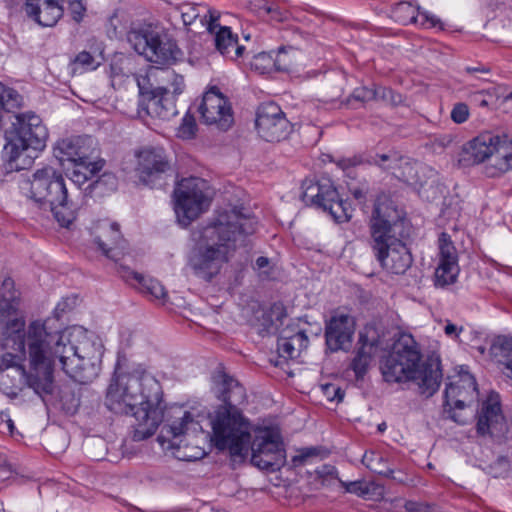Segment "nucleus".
Returning <instances> with one entry per match:
<instances>
[{"label": "nucleus", "instance_id": "cd10ccee", "mask_svg": "<svg viewBox=\"0 0 512 512\" xmlns=\"http://www.w3.org/2000/svg\"><path fill=\"white\" fill-rule=\"evenodd\" d=\"M216 49L225 58L237 61L244 52L245 47L238 43V36L227 26L220 27L214 37Z\"/></svg>", "mask_w": 512, "mask_h": 512}, {"label": "nucleus", "instance_id": "6e6552de", "mask_svg": "<svg viewBox=\"0 0 512 512\" xmlns=\"http://www.w3.org/2000/svg\"><path fill=\"white\" fill-rule=\"evenodd\" d=\"M492 159L486 167L489 177L499 176L512 169V137L484 132L462 146L458 163L462 167L478 165Z\"/></svg>", "mask_w": 512, "mask_h": 512}, {"label": "nucleus", "instance_id": "a878e982", "mask_svg": "<svg viewBox=\"0 0 512 512\" xmlns=\"http://www.w3.org/2000/svg\"><path fill=\"white\" fill-rule=\"evenodd\" d=\"M28 17L43 27H52L62 18L64 9L60 0H26Z\"/></svg>", "mask_w": 512, "mask_h": 512}, {"label": "nucleus", "instance_id": "a211bd4d", "mask_svg": "<svg viewBox=\"0 0 512 512\" xmlns=\"http://www.w3.org/2000/svg\"><path fill=\"white\" fill-rule=\"evenodd\" d=\"M506 430L500 395L496 392H490L486 400L482 402L477 414V434L499 438L504 436Z\"/></svg>", "mask_w": 512, "mask_h": 512}, {"label": "nucleus", "instance_id": "f257e3e1", "mask_svg": "<svg viewBox=\"0 0 512 512\" xmlns=\"http://www.w3.org/2000/svg\"><path fill=\"white\" fill-rule=\"evenodd\" d=\"M73 343L66 331L48 332L44 323L33 321L27 328V347L31 368L36 375H28L24 366L0 371V391L15 398L24 386L40 396L50 394L53 388V370L61 369L80 384L93 381L101 369L104 347L100 339L82 329H75Z\"/></svg>", "mask_w": 512, "mask_h": 512}, {"label": "nucleus", "instance_id": "13d9d810", "mask_svg": "<svg viewBox=\"0 0 512 512\" xmlns=\"http://www.w3.org/2000/svg\"><path fill=\"white\" fill-rule=\"evenodd\" d=\"M464 71L467 74H474V73L488 74V73H490V68L488 66H486V65L478 64L476 66H466L464 68Z\"/></svg>", "mask_w": 512, "mask_h": 512}, {"label": "nucleus", "instance_id": "f704fd0d", "mask_svg": "<svg viewBox=\"0 0 512 512\" xmlns=\"http://www.w3.org/2000/svg\"><path fill=\"white\" fill-rule=\"evenodd\" d=\"M390 93V89L382 86H373L372 88L361 86L353 90L347 102L351 104L352 101H356L360 104H365L378 98H386Z\"/></svg>", "mask_w": 512, "mask_h": 512}, {"label": "nucleus", "instance_id": "4d7b16f0", "mask_svg": "<svg viewBox=\"0 0 512 512\" xmlns=\"http://www.w3.org/2000/svg\"><path fill=\"white\" fill-rule=\"evenodd\" d=\"M470 101L480 107H487L488 101L485 97L484 91H478L470 95Z\"/></svg>", "mask_w": 512, "mask_h": 512}, {"label": "nucleus", "instance_id": "2f4dec72", "mask_svg": "<svg viewBox=\"0 0 512 512\" xmlns=\"http://www.w3.org/2000/svg\"><path fill=\"white\" fill-rule=\"evenodd\" d=\"M460 273L459 263L437 261L433 283L436 288H447L457 282Z\"/></svg>", "mask_w": 512, "mask_h": 512}, {"label": "nucleus", "instance_id": "c85d7f7f", "mask_svg": "<svg viewBox=\"0 0 512 512\" xmlns=\"http://www.w3.org/2000/svg\"><path fill=\"white\" fill-rule=\"evenodd\" d=\"M122 277L125 281L131 284H134L135 282L142 293L150 295L156 300L164 301L167 298V292L164 286L156 279L147 278L144 275L130 269H124Z\"/></svg>", "mask_w": 512, "mask_h": 512}, {"label": "nucleus", "instance_id": "f03ea898", "mask_svg": "<svg viewBox=\"0 0 512 512\" xmlns=\"http://www.w3.org/2000/svg\"><path fill=\"white\" fill-rule=\"evenodd\" d=\"M106 407L115 414L135 418L134 441L155 434L164 418V393L160 382L142 363L127 364L118 357L106 390Z\"/></svg>", "mask_w": 512, "mask_h": 512}, {"label": "nucleus", "instance_id": "49530a36", "mask_svg": "<svg viewBox=\"0 0 512 512\" xmlns=\"http://www.w3.org/2000/svg\"><path fill=\"white\" fill-rule=\"evenodd\" d=\"M415 24H418L425 28H436L442 29L441 21L434 15L429 14L426 11H419Z\"/></svg>", "mask_w": 512, "mask_h": 512}, {"label": "nucleus", "instance_id": "e433bc0d", "mask_svg": "<svg viewBox=\"0 0 512 512\" xmlns=\"http://www.w3.org/2000/svg\"><path fill=\"white\" fill-rule=\"evenodd\" d=\"M362 463L372 472L385 477H392L393 470L386 459L375 451H366L362 457Z\"/></svg>", "mask_w": 512, "mask_h": 512}, {"label": "nucleus", "instance_id": "0e129e2a", "mask_svg": "<svg viewBox=\"0 0 512 512\" xmlns=\"http://www.w3.org/2000/svg\"><path fill=\"white\" fill-rule=\"evenodd\" d=\"M505 100L509 101L512 100V92H510L506 97Z\"/></svg>", "mask_w": 512, "mask_h": 512}, {"label": "nucleus", "instance_id": "4be33fe9", "mask_svg": "<svg viewBox=\"0 0 512 512\" xmlns=\"http://www.w3.org/2000/svg\"><path fill=\"white\" fill-rule=\"evenodd\" d=\"M184 26H195L196 29H205L214 32L219 16L209 6L200 3H182L175 7Z\"/></svg>", "mask_w": 512, "mask_h": 512}, {"label": "nucleus", "instance_id": "864d4df0", "mask_svg": "<svg viewBox=\"0 0 512 512\" xmlns=\"http://www.w3.org/2000/svg\"><path fill=\"white\" fill-rule=\"evenodd\" d=\"M167 79L172 80L173 93L175 95L181 94L183 92L185 83L184 78L180 75H176L174 72L166 71Z\"/></svg>", "mask_w": 512, "mask_h": 512}, {"label": "nucleus", "instance_id": "c9c22d12", "mask_svg": "<svg viewBox=\"0 0 512 512\" xmlns=\"http://www.w3.org/2000/svg\"><path fill=\"white\" fill-rule=\"evenodd\" d=\"M492 353L498 357V361L509 371L512 378V338L499 337L492 345Z\"/></svg>", "mask_w": 512, "mask_h": 512}, {"label": "nucleus", "instance_id": "412c9836", "mask_svg": "<svg viewBox=\"0 0 512 512\" xmlns=\"http://www.w3.org/2000/svg\"><path fill=\"white\" fill-rule=\"evenodd\" d=\"M95 243L109 259L118 261L125 254L126 241L115 222L101 221L96 227Z\"/></svg>", "mask_w": 512, "mask_h": 512}, {"label": "nucleus", "instance_id": "20e7f679", "mask_svg": "<svg viewBox=\"0 0 512 512\" xmlns=\"http://www.w3.org/2000/svg\"><path fill=\"white\" fill-rule=\"evenodd\" d=\"M368 225L370 245L381 267L392 274H404L413 261L402 240L404 219L386 195L375 200Z\"/></svg>", "mask_w": 512, "mask_h": 512}, {"label": "nucleus", "instance_id": "4c0bfd02", "mask_svg": "<svg viewBox=\"0 0 512 512\" xmlns=\"http://www.w3.org/2000/svg\"><path fill=\"white\" fill-rule=\"evenodd\" d=\"M438 253H437V261H444V262H457L458 259V252L457 249L451 240V236L446 233L442 232L439 234L438 237Z\"/></svg>", "mask_w": 512, "mask_h": 512}, {"label": "nucleus", "instance_id": "bf43d9fd", "mask_svg": "<svg viewBox=\"0 0 512 512\" xmlns=\"http://www.w3.org/2000/svg\"><path fill=\"white\" fill-rule=\"evenodd\" d=\"M269 264L270 261L267 257L260 256L256 259L254 268L260 272L266 273V268L269 267Z\"/></svg>", "mask_w": 512, "mask_h": 512}, {"label": "nucleus", "instance_id": "a18cd8bd", "mask_svg": "<svg viewBox=\"0 0 512 512\" xmlns=\"http://www.w3.org/2000/svg\"><path fill=\"white\" fill-rule=\"evenodd\" d=\"M451 119L456 124H462L469 119L470 111L466 103L458 102L451 110Z\"/></svg>", "mask_w": 512, "mask_h": 512}, {"label": "nucleus", "instance_id": "c03bdc74", "mask_svg": "<svg viewBox=\"0 0 512 512\" xmlns=\"http://www.w3.org/2000/svg\"><path fill=\"white\" fill-rule=\"evenodd\" d=\"M197 131L196 121L193 115L187 113L183 119L182 123L178 127L177 136L181 139H192L195 137Z\"/></svg>", "mask_w": 512, "mask_h": 512}, {"label": "nucleus", "instance_id": "5701e85b", "mask_svg": "<svg viewBox=\"0 0 512 512\" xmlns=\"http://www.w3.org/2000/svg\"><path fill=\"white\" fill-rule=\"evenodd\" d=\"M373 162L384 170L390 171L400 180L414 184L420 182L418 177L419 164L411 163L408 158L399 155L397 152L376 155Z\"/></svg>", "mask_w": 512, "mask_h": 512}, {"label": "nucleus", "instance_id": "09e8293b", "mask_svg": "<svg viewBox=\"0 0 512 512\" xmlns=\"http://www.w3.org/2000/svg\"><path fill=\"white\" fill-rule=\"evenodd\" d=\"M404 507L407 512H437L434 505L416 501H407Z\"/></svg>", "mask_w": 512, "mask_h": 512}, {"label": "nucleus", "instance_id": "473e14b6", "mask_svg": "<svg viewBox=\"0 0 512 512\" xmlns=\"http://www.w3.org/2000/svg\"><path fill=\"white\" fill-rule=\"evenodd\" d=\"M72 165L73 168L70 172V179L75 184L80 186L86 183L88 180L92 179L98 172L103 169L105 160H87V162H79Z\"/></svg>", "mask_w": 512, "mask_h": 512}, {"label": "nucleus", "instance_id": "3c124183", "mask_svg": "<svg viewBox=\"0 0 512 512\" xmlns=\"http://www.w3.org/2000/svg\"><path fill=\"white\" fill-rule=\"evenodd\" d=\"M344 485L347 492L354 493L358 496H365L369 493L367 484L362 481H354Z\"/></svg>", "mask_w": 512, "mask_h": 512}, {"label": "nucleus", "instance_id": "7c9ffc66", "mask_svg": "<svg viewBox=\"0 0 512 512\" xmlns=\"http://www.w3.org/2000/svg\"><path fill=\"white\" fill-rule=\"evenodd\" d=\"M309 339L304 331H298L291 336H281L278 339L277 350L284 359L297 358L301 350L307 348Z\"/></svg>", "mask_w": 512, "mask_h": 512}, {"label": "nucleus", "instance_id": "aec40b11", "mask_svg": "<svg viewBox=\"0 0 512 512\" xmlns=\"http://www.w3.org/2000/svg\"><path fill=\"white\" fill-rule=\"evenodd\" d=\"M198 110L207 125H216L221 130H227L233 123L231 106L216 87L204 94Z\"/></svg>", "mask_w": 512, "mask_h": 512}, {"label": "nucleus", "instance_id": "5fc2aeb1", "mask_svg": "<svg viewBox=\"0 0 512 512\" xmlns=\"http://www.w3.org/2000/svg\"><path fill=\"white\" fill-rule=\"evenodd\" d=\"M464 328L462 326H458L453 324L451 321L446 320L445 325L443 327V331L445 335L451 339H458L460 334L463 332Z\"/></svg>", "mask_w": 512, "mask_h": 512}, {"label": "nucleus", "instance_id": "ea45409f", "mask_svg": "<svg viewBox=\"0 0 512 512\" xmlns=\"http://www.w3.org/2000/svg\"><path fill=\"white\" fill-rule=\"evenodd\" d=\"M373 352L365 348H358L355 357L350 365L357 378H361L367 372L372 360Z\"/></svg>", "mask_w": 512, "mask_h": 512}, {"label": "nucleus", "instance_id": "6ab92c4d", "mask_svg": "<svg viewBox=\"0 0 512 512\" xmlns=\"http://www.w3.org/2000/svg\"><path fill=\"white\" fill-rule=\"evenodd\" d=\"M478 395L475 378L470 374H464L455 382L447 384L444 392V407L448 408L449 416L460 424L464 421L454 410H462L471 403Z\"/></svg>", "mask_w": 512, "mask_h": 512}, {"label": "nucleus", "instance_id": "79ce46f5", "mask_svg": "<svg viewBox=\"0 0 512 512\" xmlns=\"http://www.w3.org/2000/svg\"><path fill=\"white\" fill-rule=\"evenodd\" d=\"M379 341L380 334L374 325H365L359 333L360 348L373 352V349L378 346Z\"/></svg>", "mask_w": 512, "mask_h": 512}, {"label": "nucleus", "instance_id": "603ef678", "mask_svg": "<svg viewBox=\"0 0 512 512\" xmlns=\"http://www.w3.org/2000/svg\"><path fill=\"white\" fill-rule=\"evenodd\" d=\"M323 390L330 401L337 400L338 402H340L344 398V392L340 389V387L334 384L325 385L323 387Z\"/></svg>", "mask_w": 512, "mask_h": 512}, {"label": "nucleus", "instance_id": "393cba45", "mask_svg": "<svg viewBox=\"0 0 512 512\" xmlns=\"http://www.w3.org/2000/svg\"><path fill=\"white\" fill-rule=\"evenodd\" d=\"M92 139L90 137H72L58 142L56 157L64 165L65 162L76 164L91 160Z\"/></svg>", "mask_w": 512, "mask_h": 512}, {"label": "nucleus", "instance_id": "8fccbe9b", "mask_svg": "<svg viewBox=\"0 0 512 512\" xmlns=\"http://www.w3.org/2000/svg\"><path fill=\"white\" fill-rule=\"evenodd\" d=\"M69 9L72 15V18L76 22H80L84 16L86 8L82 3V0H70L69 1Z\"/></svg>", "mask_w": 512, "mask_h": 512}, {"label": "nucleus", "instance_id": "9b49d317", "mask_svg": "<svg viewBox=\"0 0 512 512\" xmlns=\"http://www.w3.org/2000/svg\"><path fill=\"white\" fill-rule=\"evenodd\" d=\"M174 196L177 220L184 227L208 209L211 201L207 181L198 177L182 179L175 188Z\"/></svg>", "mask_w": 512, "mask_h": 512}, {"label": "nucleus", "instance_id": "69168bd1", "mask_svg": "<svg viewBox=\"0 0 512 512\" xmlns=\"http://www.w3.org/2000/svg\"><path fill=\"white\" fill-rule=\"evenodd\" d=\"M159 439L161 440L162 444L164 443L163 439H164V436H160Z\"/></svg>", "mask_w": 512, "mask_h": 512}, {"label": "nucleus", "instance_id": "dca6fc26", "mask_svg": "<svg viewBox=\"0 0 512 512\" xmlns=\"http://www.w3.org/2000/svg\"><path fill=\"white\" fill-rule=\"evenodd\" d=\"M255 125L259 136L267 142L282 141L292 131V125L285 113L274 102H266L258 107Z\"/></svg>", "mask_w": 512, "mask_h": 512}, {"label": "nucleus", "instance_id": "37998d69", "mask_svg": "<svg viewBox=\"0 0 512 512\" xmlns=\"http://www.w3.org/2000/svg\"><path fill=\"white\" fill-rule=\"evenodd\" d=\"M419 8L409 2H401L394 9L395 16L404 24L415 23Z\"/></svg>", "mask_w": 512, "mask_h": 512}, {"label": "nucleus", "instance_id": "39448f33", "mask_svg": "<svg viewBox=\"0 0 512 512\" xmlns=\"http://www.w3.org/2000/svg\"><path fill=\"white\" fill-rule=\"evenodd\" d=\"M387 383L416 382L422 393L434 394L441 382L440 361L428 358L422 362L420 347L411 334H401L392 350L380 363Z\"/></svg>", "mask_w": 512, "mask_h": 512}, {"label": "nucleus", "instance_id": "4468645a", "mask_svg": "<svg viewBox=\"0 0 512 512\" xmlns=\"http://www.w3.org/2000/svg\"><path fill=\"white\" fill-rule=\"evenodd\" d=\"M134 78L141 95L138 109L141 117L146 115L154 119L168 121L178 114L175 99L170 96L167 88H152L147 75H135Z\"/></svg>", "mask_w": 512, "mask_h": 512}, {"label": "nucleus", "instance_id": "9d476101", "mask_svg": "<svg viewBox=\"0 0 512 512\" xmlns=\"http://www.w3.org/2000/svg\"><path fill=\"white\" fill-rule=\"evenodd\" d=\"M211 441L219 450H228L232 456H245L251 442L249 420L239 409H220L211 420Z\"/></svg>", "mask_w": 512, "mask_h": 512}, {"label": "nucleus", "instance_id": "f8f14e48", "mask_svg": "<svg viewBox=\"0 0 512 512\" xmlns=\"http://www.w3.org/2000/svg\"><path fill=\"white\" fill-rule=\"evenodd\" d=\"M302 200L311 206L328 212L338 223L349 221L351 207L340 198L339 193L330 179H305L302 182Z\"/></svg>", "mask_w": 512, "mask_h": 512}, {"label": "nucleus", "instance_id": "f3484780", "mask_svg": "<svg viewBox=\"0 0 512 512\" xmlns=\"http://www.w3.org/2000/svg\"><path fill=\"white\" fill-rule=\"evenodd\" d=\"M356 323L353 316L343 311H333L325 321V341L331 352L348 350L353 341Z\"/></svg>", "mask_w": 512, "mask_h": 512}, {"label": "nucleus", "instance_id": "b1692460", "mask_svg": "<svg viewBox=\"0 0 512 512\" xmlns=\"http://www.w3.org/2000/svg\"><path fill=\"white\" fill-rule=\"evenodd\" d=\"M169 168L162 148H145L138 153L137 173L144 184H150L159 174Z\"/></svg>", "mask_w": 512, "mask_h": 512}, {"label": "nucleus", "instance_id": "e2e57ef3", "mask_svg": "<svg viewBox=\"0 0 512 512\" xmlns=\"http://www.w3.org/2000/svg\"><path fill=\"white\" fill-rule=\"evenodd\" d=\"M354 196H355V198L359 199L360 197H362V192H361V191H359V190H356V191L354 192Z\"/></svg>", "mask_w": 512, "mask_h": 512}, {"label": "nucleus", "instance_id": "ddd939ff", "mask_svg": "<svg viewBox=\"0 0 512 512\" xmlns=\"http://www.w3.org/2000/svg\"><path fill=\"white\" fill-rule=\"evenodd\" d=\"M128 41L134 50L149 62L165 65L176 60L178 53L176 43L167 35L150 27L130 31Z\"/></svg>", "mask_w": 512, "mask_h": 512}, {"label": "nucleus", "instance_id": "58836bf2", "mask_svg": "<svg viewBox=\"0 0 512 512\" xmlns=\"http://www.w3.org/2000/svg\"><path fill=\"white\" fill-rule=\"evenodd\" d=\"M22 104V96L13 88L0 82V106L6 111L17 109Z\"/></svg>", "mask_w": 512, "mask_h": 512}, {"label": "nucleus", "instance_id": "c756f323", "mask_svg": "<svg viewBox=\"0 0 512 512\" xmlns=\"http://www.w3.org/2000/svg\"><path fill=\"white\" fill-rule=\"evenodd\" d=\"M104 62L102 50L79 52L69 63L73 75H81L96 70Z\"/></svg>", "mask_w": 512, "mask_h": 512}, {"label": "nucleus", "instance_id": "6e6d98bb", "mask_svg": "<svg viewBox=\"0 0 512 512\" xmlns=\"http://www.w3.org/2000/svg\"><path fill=\"white\" fill-rule=\"evenodd\" d=\"M125 77H128V76L125 75L124 73H122L121 68H119L115 65H111L110 78H111V83L113 86L121 85L124 82Z\"/></svg>", "mask_w": 512, "mask_h": 512}, {"label": "nucleus", "instance_id": "1a4fd4ad", "mask_svg": "<svg viewBox=\"0 0 512 512\" xmlns=\"http://www.w3.org/2000/svg\"><path fill=\"white\" fill-rule=\"evenodd\" d=\"M48 132L41 118L33 112L15 115L11 128L6 132L4 156L11 167L24 168L18 161L29 149L41 151L46 146Z\"/></svg>", "mask_w": 512, "mask_h": 512}, {"label": "nucleus", "instance_id": "a19ab883", "mask_svg": "<svg viewBox=\"0 0 512 512\" xmlns=\"http://www.w3.org/2000/svg\"><path fill=\"white\" fill-rule=\"evenodd\" d=\"M249 65L252 70L259 74H266L271 72L275 67V60L271 53L261 52L252 57Z\"/></svg>", "mask_w": 512, "mask_h": 512}, {"label": "nucleus", "instance_id": "de8ad7c7", "mask_svg": "<svg viewBox=\"0 0 512 512\" xmlns=\"http://www.w3.org/2000/svg\"><path fill=\"white\" fill-rule=\"evenodd\" d=\"M95 188L106 186L107 190L113 191L117 188V178L113 173H103L97 180L93 182Z\"/></svg>", "mask_w": 512, "mask_h": 512}, {"label": "nucleus", "instance_id": "680f3d73", "mask_svg": "<svg viewBox=\"0 0 512 512\" xmlns=\"http://www.w3.org/2000/svg\"><path fill=\"white\" fill-rule=\"evenodd\" d=\"M7 426H8L9 431L12 433L13 429H14V423L11 419L7 420Z\"/></svg>", "mask_w": 512, "mask_h": 512}, {"label": "nucleus", "instance_id": "2eb2a0df", "mask_svg": "<svg viewBox=\"0 0 512 512\" xmlns=\"http://www.w3.org/2000/svg\"><path fill=\"white\" fill-rule=\"evenodd\" d=\"M251 463L263 470L278 469L284 459L280 434L272 428H256L251 438Z\"/></svg>", "mask_w": 512, "mask_h": 512}, {"label": "nucleus", "instance_id": "338daca9", "mask_svg": "<svg viewBox=\"0 0 512 512\" xmlns=\"http://www.w3.org/2000/svg\"><path fill=\"white\" fill-rule=\"evenodd\" d=\"M3 512H5V511H3Z\"/></svg>", "mask_w": 512, "mask_h": 512}, {"label": "nucleus", "instance_id": "7ed1b4c3", "mask_svg": "<svg viewBox=\"0 0 512 512\" xmlns=\"http://www.w3.org/2000/svg\"><path fill=\"white\" fill-rule=\"evenodd\" d=\"M256 227L254 217L236 208L220 213L214 222L194 233L198 243L189 258L194 274L211 281L228 262L230 251L244 246Z\"/></svg>", "mask_w": 512, "mask_h": 512}, {"label": "nucleus", "instance_id": "72a5a7b5", "mask_svg": "<svg viewBox=\"0 0 512 512\" xmlns=\"http://www.w3.org/2000/svg\"><path fill=\"white\" fill-rule=\"evenodd\" d=\"M167 433L171 434L173 439H177L184 435L196 436L199 433H203V428L199 421H196L192 414L186 411L179 421H174L169 426Z\"/></svg>", "mask_w": 512, "mask_h": 512}, {"label": "nucleus", "instance_id": "052dcab7", "mask_svg": "<svg viewBox=\"0 0 512 512\" xmlns=\"http://www.w3.org/2000/svg\"><path fill=\"white\" fill-rule=\"evenodd\" d=\"M313 455H315L314 449L310 448V449H307V450L303 451L301 453V455L295 457L294 461H297L298 458H300L301 460H304V459H306L308 457H311Z\"/></svg>", "mask_w": 512, "mask_h": 512}, {"label": "nucleus", "instance_id": "0eeeda50", "mask_svg": "<svg viewBox=\"0 0 512 512\" xmlns=\"http://www.w3.org/2000/svg\"><path fill=\"white\" fill-rule=\"evenodd\" d=\"M19 294L12 279H5L0 289V324H4L8 334L4 341L5 348L14 352L4 353L0 357V371L23 367L25 346H27V330L24 331L25 321L17 317Z\"/></svg>", "mask_w": 512, "mask_h": 512}, {"label": "nucleus", "instance_id": "bb28decb", "mask_svg": "<svg viewBox=\"0 0 512 512\" xmlns=\"http://www.w3.org/2000/svg\"><path fill=\"white\" fill-rule=\"evenodd\" d=\"M217 396L224 403L220 409H238L237 406L246 401L245 388L234 378L219 373L214 377Z\"/></svg>", "mask_w": 512, "mask_h": 512}, {"label": "nucleus", "instance_id": "423d86ee", "mask_svg": "<svg viewBox=\"0 0 512 512\" xmlns=\"http://www.w3.org/2000/svg\"><path fill=\"white\" fill-rule=\"evenodd\" d=\"M26 197L44 210L53 213L57 222L68 227L75 219V206L68 198L62 173L52 166L36 169L31 177L22 183Z\"/></svg>", "mask_w": 512, "mask_h": 512}]
</instances>
